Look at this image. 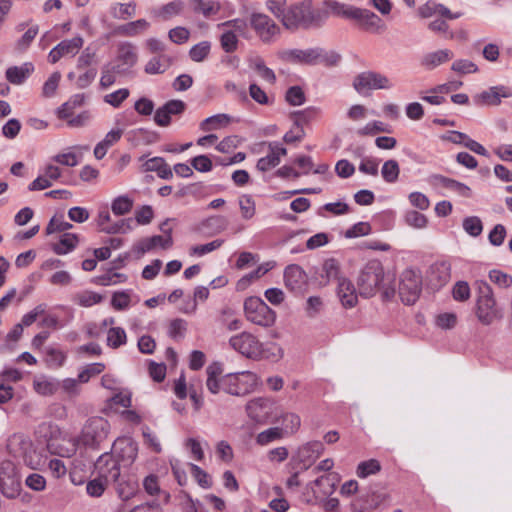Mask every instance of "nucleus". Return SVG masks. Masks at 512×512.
<instances>
[{"label": "nucleus", "mask_w": 512, "mask_h": 512, "mask_svg": "<svg viewBox=\"0 0 512 512\" xmlns=\"http://www.w3.org/2000/svg\"><path fill=\"white\" fill-rule=\"evenodd\" d=\"M211 44L209 41H202L194 45L190 51L189 56L195 62H202L210 53Z\"/></svg>", "instance_id": "58"}, {"label": "nucleus", "mask_w": 512, "mask_h": 512, "mask_svg": "<svg viewBox=\"0 0 512 512\" xmlns=\"http://www.w3.org/2000/svg\"><path fill=\"white\" fill-rule=\"evenodd\" d=\"M84 44V39L81 36H76L72 39H66L57 44L48 54L50 63H57L62 57H74Z\"/></svg>", "instance_id": "12"}, {"label": "nucleus", "mask_w": 512, "mask_h": 512, "mask_svg": "<svg viewBox=\"0 0 512 512\" xmlns=\"http://www.w3.org/2000/svg\"><path fill=\"white\" fill-rule=\"evenodd\" d=\"M186 104L182 100H170L159 107L154 114V121L158 126L166 127L171 123V117L182 114Z\"/></svg>", "instance_id": "14"}, {"label": "nucleus", "mask_w": 512, "mask_h": 512, "mask_svg": "<svg viewBox=\"0 0 512 512\" xmlns=\"http://www.w3.org/2000/svg\"><path fill=\"white\" fill-rule=\"evenodd\" d=\"M489 279L501 289H509L512 287V275L501 270L492 269L489 272Z\"/></svg>", "instance_id": "52"}, {"label": "nucleus", "mask_w": 512, "mask_h": 512, "mask_svg": "<svg viewBox=\"0 0 512 512\" xmlns=\"http://www.w3.org/2000/svg\"><path fill=\"white\" fill-rule=\"evenodd\" d=\"M134 200L128 195H120L111 202V211L115 216H124L131 212Z\"/></svg>", "instance_id": "39"}, {"label": "nucleus", "mask_w": 512, "mask_h": 512, "mask_svg": "<svg viewBox=\"0 0 512 512\" xmlns=\"http://www.w3.org/2000/svg\"><path fill=\"white\" fill-rule=\"evenodd\" d=\"M512 93L510 90L503 86L491 87L488 90L483 91L476 97V102L486 105H498L501 102V98L510 97Z\"/></svg>", "instance_id": "30"}, {"label": "nucleus", "mask_w": 512, "mask_h": 512, "mask_svg": "<svg viewBox=\"0 0 512 512\" xmlns=\"http://www.w3.org/2000/svg\"><path fill=\"white\" fill-rule=\"evenodd\" d=\"M172 64L171 58L165 54H159L151 58L144 67L145 73L156 75L164 73Z\"/></svg>", "instance_id": "33"}, {"label": "nucleus", "mask_w": 512, "mask_h": 512, "mask_svg": "<svg viewBox=\"0 0 512 512\" xmlns=\"http://www.w3.org/2000/svg\"><path fill=\"white\" fill-rule=\"evenodd\" d=\"M34 67L32 63H24L22 66H12L6 70L5 76L6 79L14 84L20 85L22 84L33 72Z\"/></svg>", "instance_id": "32"}, {"label": "nucleus", "mask_w": 512, "mask_h": 512, "mask_svg": "<svg viewBox=\"0 0 512 512\" xmlns=\"http://www.w3.org/2000/svg\"><path fill=\"white\" fill-rule=\"evenodd\" d=\"M249 24L264 43L273 42L280 33L279 26L268 15L263 13H252Z\"/></svg>", "instance_id": "9"}, {"label": "nucleus", "mask_w": 512, "mask_h": 512, "mask_svg": "<svg viewBox=\"0 0 512 512\" xmlns=\"http://www.w3.org/2000/svg\"><path fill=\"white\" fill-rule=\"evenodd\" d=\"M337 295L345 308H353L358 302V293L353 283L345 277L338 282Z\"/></svg>", "instance_id": "24"}, {"label": "nucleus", "mask_w": 512, "mask_h": 512, "mask_svg": "<svg viewBox=\"0 0 512 512\" xmlns=\"http://www.w3.org/2000/svg\"><path fill=\"white\" fill-rule=\"evenodd\" d=\"M127 335L121 327H111L107 332V345L113 349L126 344Z\"/></svg>", "instance_id": "49"}, {"label": "nucleus", "mask_w": 512, "mask_h": 512, "mask_svg": "<svg viewBox=\"0 0 512 512\" xmlns=\"http://www.w3.org/2000/svg\"><path fill=\"white\" fill-rule=\"evenodd\" d=\"M229 345L235 351L250 359L260 358L263 352L262 343L249 332H241L232 336L229 339Z\"/></svg>", "instance_id": "8"}, {"label": "nucleus", "mask_w": 512, "mask_h": 512, "mask_svg": "<svg viewBox=\"0 0 512 512\" xmlns=\"http://www.w3.org/2000/svg\"><path fill=\"white\" fill-rule=\"evenodd\" d=\"M246 319L261 327H271L276 320V313L260 297L251 296L244 301Z\"/></svg>", "instance_id": "5"}, {"label": "nucleus", "mask_w": 512, "mask_h": 512, "mask_svg": "<svg viewBox=\"0 0 512 512\" xmlns=\"http://www.w3.org/2000/svg\"><path fill=\"white\" fill-rule=\"evenodd\" d=\"M224 32L220 37V44L222 49L226 53H232L238 48V38L237 35L231 29H223Z\"/></svg>", "instance_id": "54"}, {"label": "nucleus", "mask_w": 512, "mask_h": 512, "mask_svg": "<svg viewBox=\"0 0 512 512\" xmlns=\"http://www.w3.org/2000/svg\"><path fill=\"white\" fill-rule=\"evenodd\" d=\"M74 302L82 307H91L95 304H99L103 301V296L94 291H82L77 293L74 298Z\"/></svg>", "instance_id": "44"}, {"label": "nucleus", "mask_w": 512, "mask_h": 512, "mask_svg": "<svg viewBox=\"0 0 512 512\" xmlns=\"http://www.w3.org/2000/svg\"><path fill=\"white\" fill-rule=\"evenodd\" d=\"M314 485L318 489L314 490L315 494H320L322 497L330 496L335 491L336 479L332 475H324L317 478Z\"/></svg>", "instance_id": "41"}, {"label": "nucleus", "mask_w": 512, "mask_h": 512, "mask_svg": "<svg viewBox=\"0 0 512 512\" xmlns=\"http://www.w3.org/2000/svg\"><path fill=\"white\" fill-rule=\"evenodd\" d=\"M341 61V55L335 51H327L323 48H315L314 65L322 64L326 67H334Z\"/></svg>", "instance_id": "34"}, {"label": "nucleus", "mask_w": 512, "mask_h": 512, "mask_svg": "<svg viewBox=\"0 0 512 512\" xmlns=\"http://www.w3.org/2000/svg\"><path fill=\"white\" fill-rule=\"evenodd\" d=\"M38 32V25L35 24L29 27L28 30L23 34V36L17 41L16 49L18 51H25L31 45V43L37 36Z\"/></svg>", "instance_id": "62"}, {"label": "nucleus", "mask_w": 512, "mask_h": 512, "mask_svg": "<svg viewBox=\"0 0 512 512\" xmlns=\"http://www.w3.org/2000/svg\"><path fill=\"white\" fill-rule=\"evenodd\" d=\"M32 442L23 433H14L7 439V450L14 457H21L31 448Z\"/></svg>", "instance_id": "28"}, {"label": "nucleus", "mask_w": 512, "mask_h": 512, "mask_svg": "<svg viewBox=\"0 0 512 512\" xmlns=\"http://www.w3.org/2000/svg\"><path fill=\"white\" fill-rule=\"evenodd\" d=\"M250 68L253 69L260 78L267 83L273 85L276 82V75L274 71L267 67L264 60L257 56L250 61Z\"/></svg>", "instance_id": "36"}, {"label": "nucleus", "mask_w": 512, "mask_h": 512, "mask_svg": "<svg viewBox=\"0 0 512 512\" xmlns=\"http://www.w3.org/2000/svg\"><path fill=\"white\" fill-rule=\"evenodd\" d=\"M104 369L105 365L103 363L89 364L78 374V380L80 383H87L91 377L99 375Z\"/></svg>", "instance_id": "63"}, {"label": "nucleus", "mask_w": 512, "mask_h": 512, "mask_svg": "<svg viewBox=\"0 0 512 512\" xmlns=\"http://www.w3.org/2000/svg\"><path fill=\"white\" fill-rule=\"evenodd\" d=\"M392 280L386 277L384 267L378 260L369 261L360 271L357 286L360 296L369 298L380 292L382 299L389 301L395 296Z\"/></svg>", "instance_id": "1"}, {"label": "nucleus", "mask_w": 512, "mask_h": 512, "mask_svg": "<svg viewBox=\"0 0 512 512\" xmlns=\"http://www.w3.org/2000/svg\"><path fill=\"white\" fill-rule=\"evenodd\" d=\"M351 19L356 20L360 28L368 32L377 33L384 28L381 18L367 9L355 7Z\"/></svg>", "instance_id": "13"}, {"label": "nucleus", "mask_w": 512, "mask_h": 512, "mask_svg": "<svg viewBox=\"0 0 512 512\" xmlns=\"http://www.w3.org/2000/svg\"><path fill=\"white\" fill-rule=\"evenodd\" d=\"M126 275L117 272H107L95 278L94 283L101 286H111L125 282Z\"/></svg>", "instance_id": "57"}, {"label": "nucleus", "mask_w": 512, "mask_h": 512, "mask_svg": "<svg viewBox=\"0 0 512 512\" xmlns=\"http://www.w3.org/2000/svg\"><path fill=\"white\" fill-rule=\"evenodd\" d=\"M322 278H326V282L328 283L330 281H337L339 282L340 279H343L344 277L341 276L340 273V266L337 260L334 258L327 259L322 266Z\"/></svg>", "instance_id": "42"}, {"label": "nucleus", "mask_w": 512, "mask_h": 512, "mask_svg": "<svg viewBox=\"0 0 512 512\" xmlns=\"http://www.w3.org/2000/svg\"><path fill=\"white\" fill-rule=\"evenodd\" d=\"M404 221L408 226L415 229H423L428 223L427 217L415 210L407 211L404 215Z\"/></svg>", "instance_id": "53"}, {"label": "nucleus", "mask_w": 512, "mask_h": 512, "mask_svg": "<svg viewBox=\"0 0 512 512\" xmlns=\"http://www.w3.org/2000/svg\"><path fill=\"white\" fill-rule=\"evenodd\" d=\"M231 121H232V118L228 114H224V113L216 114V115H213V116H210V117L204 119L200 123V129L202 131L217 130V129L227 126Z\"/></svg>", "instance_id": "38"}, {"label": "nucleus", "mask_w": 512, "mask_h": 512, "mask_svg": "<svg viewBox=\"0 0 512 512\" xmlns=\"http://www.w3.org/2000/svg\"><path fill=\"white\" fill-rule=\"evenodd\" d=\"M475 313L479 322L486 326L503 317L502 309L498 305L493 289L486 282H481L478 286Z\"/></svg>", "instance_id": "3"}, {"label": "nucleus", "mask_w": 512, "mask_h": 512, "mask_svg": "<svg viewBox=\"0 0 512 512\" xmlns=\"http://www.w3.org/2000/svg\"><path fill=\"white\" fill-rule=\"evenodd\" d=\"M381 471V464L376 459H369L358 464L356 474L359 478H367Z\"/></svg>", "instance_id": "48"}, {"label": "nucleus", "mask_w": 512, "mask_h": 512, "mask_svg": "<svg viewBox=\"0 0 512 512\" xmlns=\"http://www.w3.org/2000/svg\"><path fill=\"white\" fill-rule=\"evenodd\" d=\"M2 470H7V479L9 483H6L5 478L0 476V486L2 494L10 499L15 498L20 491L21 483L17 476L16 468L13 463H3Z\"/></svg>", "instance_id": "16"}, {"label": "nucleus", "mask_w": 512, "mask_h": 512, "mask_svg": "<svg viewBox=\"0 0 512 512\" xmlns=\"http://www.w3.org/2000/svg\"><path fill=\"white\" fill-rule=\"evenodd\" d=\"M127 141L133 146L151 145L156 143L160 136L155 131H150L144 128H137L130 130L126 135Z\"/></svg>", "instance_id": "29"}, {"label": "nucleus", "mask_w": 512, "mask_h": 512, "mask_svg": "<svg viewBox=\"0 0 512 512\" xmlns=\"http://www.w3.org/2000/svg\"><path fill=\"white\" fill-rule=\"evenodd\" d=\"M258 385V377L255 373L244 371L230 373L221 378L222 390L230 395L244 396L251 393Z\"/></svg>", "instance_id": "4"}, {"label": "nucleus", "mask_w": 512, "mask_h": 512, "mask_svg": "<svg viewBox=\"0 0 512 512\" xmlns=\"http://www.w3.org/2000/svg\"><path fill=\"white\" fill-rule=\"evenodd\" d=\"M109 484V482L104 481V479L97 475L95 479L87 483L86 491L92 497H100Z\"/></svg>", "instance_id": "60"}, {"label": "nucleus", "mask_w": 512, "mask_h": 512, "mask_svg": "<svg viewBox=\"0 0 512 512\" xmlns=\"http://www.w3.org/2000/svg\"><path fill=\"white\" fill-rule=\"evenodd\" d=\"M282 429L284 435L295 433L300 427V417L294 413H285L281 416Z\"/></svg>", "instance_id": "55"}, {"label": "nucleus", "mask_w": 512, "mask_h": 512, "mask_svg": "<svg viewBox=\"0 0 512 512\" xmlns=\"http://www.w3.org/2000/svg\"><path fill=\"white\" fill-rule=\"evenodd\" d=\"M117 71L123 72L133 67L138 61L136 46L131 42H121L117 47Z\"/></svg>", "instance_id": "17"}, {"label": "nucleus", "mask_w": 512, "mask_h": 512, "mask_svg": "<svg viewBox=\"0 0 512 512\" xmlns=\"http://www.w3.org/2000/svg\"><path fill=\"white\" fill-rule=\"evenodd\" d=\"M78 243V237L75 234L65 233L60 241L54 245L53 250L58 255H64L72 251Z\"/></svg>", "instance_id": "45"}, {"label": "nucleus", "mask_w": 512, "mask_h": 512, "mask_svg": "<svg viewBox=\"0 0 512 512\" xmlns=\"http://www.w3.org/2000/svg\"><path fill=\"white\" fill-rule=\"evenodd\" d=\"M270 409V401L262 398L251 400L246 406L248 416L259 423L267 421Z\"/></svg>", "instance_id": "25"}, {"label": "nucleus", "mask_w": 512, "mask_h": 512, "mask_svg": "<svg viewBox=\"0 0 512 512\" xmlns=\"http://www.w3.org/2000/svg\"><path fill=\"white\" fill-rule=\"evenodd\" d=\"M328 19L324 2L322 6L314 8L310 1L291 7L283 14L282 24L287 29H295L299 25L306 28L319 27Z\"/></svg>", "instance_id": "2"}, {"label": "nucleus", "mask_w": 512, "mask_h": 512, "mask_svg": "<svg viewBox=\"0 0 512 512\" xmlns=\"http://www.w3.org/2000/svg\"><path fill=\"white\" fill-rule=\"evenodd\" d=\"M150 28V23L146 19H137L119 25L115 32L124 37H137L144 34Z\"/></svg>", "instance_id": "31"}, {"label": "nucleus", "mask_w": 512, "mask_h": 512, "mask_svg": "<svg viewBox=\"0 0 512 512\" xmlns=\"http://www.w3.org/2000/svg\"><path fill=\"white\" fill-rule=\"evenodd\" d=\"M430 183L435 187L451 190L462 197L470 198L472 196V190L466 184L440 174L432 175Z\"/></svg>", "instance_id": "20"}, {"label": "nucleus", "mask_w": 512, "mask_h": 512, "mask_svg": "<svg viewBox=\"0 0 512 512\" xmlns=\"http://www.w3.org/2000/svg\"><path fill=\"white\" fill-rule=\"evenodd\" d=\"M112 448L120 460L129 464L134 462L138 454L137 443L127 437L117 438Z\"/></svg>", "instance_id": "21"}, {"label": "nucleus", "mask_w": 512, "mask_h": 512, "mask_svg": "<svg viewBox=\"0 0 512 512\" xmlns=\"http://www.w3.org/2000/svg\"><path fill=\"white\" fill-rule=\"evenodd\" d=\"M109 422L102 417L88 419L81 431L78 442L90 448H98L109 433Z\"/></svg>", "instance_id": "7"}, {"label": "nucleus", "mask_w": 512, "mask_h": 512, "mask_svg": "<svg viewBox=\"0 0 512 512\" xmlns=\"http://www.w3.org/2000/svg\"><path fill=\"white\" fill-rule=\"evenodd\" d=\"M110 14L114 19L127 20L136 14V3L130 1L128 3H113L110 7Z\"/></svg>", "instance_id": "35"}, {"label": "nucleus", "mask_w": 512, "mask_h": 512, "mask_svg": "<svg viewBox=\"0 0 512 512\" xmlns=\"http://www.w3.org/2000/svg\"><path fill=\"white\" fill-rule=\"evenodd\" d=\"M143 487L145 492L150 496H158L162 494L165 502H168L170 499V494L161 490L158 476L154 474H150L144 478Z\"/></svg>", "instance_id": "43"}, {"label": "nucleus", "mask_w": 512, "mask_h": 512, "mask_svg": "<svg viewBox=\"0 0 512 512\" xmlns=\"http://www.w3.org/2000/svg\"><path fill=\"white\" fill-rule=\"evenodd\" d=\"M268 147V155L260 158L256 165L257 169L262 172H266L279 165L281 157L287 154V149L277 142H270Z\"/></svg>", "instance_id": "19"}, {"label": "nucleus", "mask_w": 512, "mask_h": 512, "mask_svg": "<svg viewBox=\"0 0 512 512\" xmlns=\"http://www.w3.org/2000/svg\"><path fill=\"white\" fill-rule=\"evenodd\" d=\"M451 70L458 74H471L478 71V66L468 59H458L451 65Z\"/></svg>", "instance_id": "61"}, {"label": "nucleus", "mask_w": 512, "mask_h": 512, "mask_svg": "<svg viewBox=\"0 0 512 512\" xmlns=\"http://www.w3.org/2000/svg\"><path fill=\"white\" fill-rule=\"evenodd\" d=\"M400 174V167L396 160L389 159L385 161L381 168V175L387 183H395Z\"/></svg>", "instance_id": "47"}, {"label": "nucleus", "mask_w": 512, "mask_h": 512, "mask_svg": "<svg viewBox=\"0 0 512 512\" xmlns=\"http://www.w3.org/2000/svg\"><path fill=\"white\" fill-rule=\"evenodd\" d=\"M419 15L422 18H430L434 15H439L449 20L458 19L461 17L462 13H452L447 7L443 4H439L433 1H428L426 4L419 7Z\"/></svg>", "instance_id": "27"}, {"label": "nucleus", "mask_w": 512, "mask_h": 512, "mask_svg": "<svg viewBox=\"0 0 512 512\" xmlns=\"http://www.w3.org/2000/svg\"><path fill=\"white\" fill-rule=\"evenodd\" d=\"M324 452L320 441H311L298 448L297 459L304 468H309Z\"/></svg>", "instance_id": "18"}, {"label": "nucleus", "mask_w": 512, "mask_h": 512, "mask_svg": "<svg viewBox=\"0 0 512 512\" xmlns=\"http://www.w3.org/2000/svg\"><path fill=\"white\" fill-rule=\"evenodd\" d=\"M324 5L328 16L332 14L346 19H351L355 8L354 6L340 3L336 0H326L324 1Z\"/></svg>", "instance_id": "37"}, {"label": "nucleus", "mask_w": 512, "mask_h": 512, "mask_svg": "<svg viewBox=\"0 0 512 512\" xmlns=\"http://www.w3.org/2000/svg\"><path fill=\"white\" fill-rule=\"evenodd\" d=\"M320 115V109L316 107H308L306 109L296 111L292 114L295 125L303 127L304 124L315 120Z\"/></svg>", "instance_id": "50"}, {"label": "nucleus", "mask_w": 512, "mask_h": 512, "mask_svg": "<svg viewBox=\"0 0 512 512\" xmlns=\"http://www.w3.org/2000/svg\"><path fill=\"white\" fill-rule=\"evenodd\" d=\"M172 229H168V235H154L152 237H147L139 241L137 244V250L139 253L144 254L149 252L157 247L162 249H168L172 246Z\"/></svg>", "instance_id": "22"}, {"label": "nucleus", "mask_w": 512, "mask_h": 512, "mask_svg": "<svg viewBox=\"0 0 512 512\" xmlns=\"http://www.w3.org/2000/svg\"><path fill=\"white\" fill-rule=\"evenodd\" d=\"M431 276L436 278L437 285H445L451 277V265L446 261L437 262L431 267Z\"/></svg>", "instance_id": "40"}, {"label": "nucleus", "mask_w": 512, "mask_h": 512, "mask_svg": "<svg viewBox=\"0 0 512 512\" xmlns=\"http://www.w3.org/2000/svg\"><path fill=\"white\" fill-rule=\"evenodd\" d=\"M307 280L304 270L296 264L289 265L284 271V281L287 288L292 291H300Z\"/></svg>", "instance_id": "23"}, {"label": "nucleus", "mask_w": 512, "mask_h": 512, "mask_svg": "<svg viewBox=\"0 0 512 512\" xmlns=\"http://www.w3.org/2000/svg\"><path fill=\"white\" fill-rule=\"evenodd\" d=\"M220 3L213 0H203L200 2V5H196L194 10L198 13H201L205 17H210L212 15H216L220 11Z\"/></svg>", "instance_id": "64"}, {"label": "nucleus", "mask_w": 512, "mask_h": 512, "mask_svg": "<svg viewBox=\"0 0 512 512\" xmlns=\"http://www.w3.org/2000/svg\"><path fill=\"white\" fill-rule=\"evenodd\" d=\"M454 57L450 49H439L426 53L421 59V66L427 70H434L438 66L449 62Z\"/></svg>", "instance_id": "26"}, {"label": "nucleus", "mask_w": 512, "mask_h": 512, "mask_svg": "<svg viewBox=\"0 0 512 512\" xmlns=\"http://www.w3.org/2000/svg\"><path fill=\"white\" fill-rule=\"evenodd\" d=\"M422 291V277L418 271L405 269L399 276L398 295L405 305H413Z\"/></svg>", "instance_id": "6"}, {"label": "nucleus", "mask_w": 512, "mask_h": 512, "mask_svg": "<svg viewBox=\"0 0 512 512\" xmlns=\"http://www.w3.org/2000/svg\"><path fill=\"white\" fill-rule=\"evenodd\" d=\"M315 48L309 49H284L277 53L280 60L294 65H314Z\"/></svg>", "instance_id": "15"}, {"label": "nucleus", "mask_w": 512, "mask_h": 512, "mask_svg": "<svg viewBox=\"0 0 512 512\" xmlns=\"http://www.w3.org/2000/svg\"><path fill=\"white\" fill-rule=\"evenodd\" d=\"M353 87L357 92L362 93L365 90L391 89L393 83L384 74L367 71L355 77Z\"/></svg>", "instance_id": "10"}, {"label": "nucleus", "mask_w": 512, "mask_h": 512, "mask_svg": "<svg viewBox=\"0 0 512 512\" xmlns=\"http://www.w3.org/2000/svg\"><path fill=\"white\" fill-rule=\"evenodd\" d=\"M239 206L241 215L244 219L249 220L253 218L256 212L255 202L249 195H242L239 198Z\"/></svg>", "instance_id": "59"}, {"label": "nucleus", "mask_w": 512, "mask_h": 512, "mask_svg": "<svg viewBox=\"0 0 512 512\" xmlns=\"http://www.w3.org/2000/svg\"><path fill=\"white\" fill-rule=\"evenodd\" d=\"M224 243L222 239H216L206 244L192 246L189 250L191 256H203L219 249Z\"/></svg>", "instance_id": "51"}, {"label": "nucleus", "mask_w": 512, "mask_h": 512, "mask_svg": "<svg viewBox=\"0 0 512 512\" xmlns=\"http://www.w3.org/2000/svg\"><path fill=\"white\" fill-rule=\"evenodd\" d=\"M284 437V430L282 428L271 427L267 430L260 432L256 437V442L261 446H265L276 440L283 439Z\"/></svg>", "instance_id": "46"}, {"label": "nucleus", "mask_w": 512, "mask_h": 512, "mask_svg": "<svg viewBox=\"0 0 512 512\" xmlns=\"http://www.w3.org/2000/svg\"><path fill=\"white\" fill-rule=\"evenodd\" d=\"M95 472L104 481L116 483L120 477L119 461L110 452H105L98 457L94 464Z\"/></svg>", "instance_id": "11"}, {"label": "nucleus", "mask_w": 512, "mask_h": 512, "mask_svg": "<svg viewBox=\"0 0 512 512\" xmlns=\"http://www.w3.org/2000/svg\"><path fill=\"white\" fill-rule=\"evenodd\" d=\"M133 229L132 218L120 219L115 222H111L108 228H104V233L107 234H125Z\"/></svg>", "instance_id": "56"}]
</instances>
